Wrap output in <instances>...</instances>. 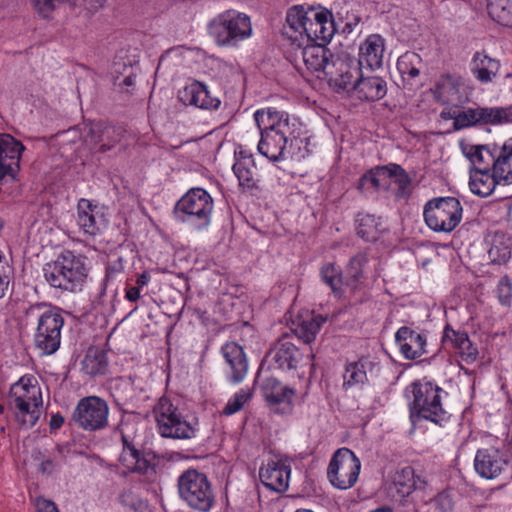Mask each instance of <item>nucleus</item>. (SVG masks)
Segmentation results:
<instances>
[{"label": "nucleus", "instance_id": "1", "mask_svg": "<svg viewBox=\"0 0 512 512\" xmlns=\"http://www.w3.org/2000/svg\"><path fill=\"white\" fill-rule=\"evenodd\" d=\"M254 118L261 134L259 153L272 162L287 160V145L299 130L298 120L273 108L257 110Z\"/></svg>", "mask_w": 512, "mask_h": 512}, {"label": "nucleus", "instance_id": "2", "mask_svg": "<svg viewBox=\"0 0 512 512\" xmlns=\"http://www.w3.org/2000/svg\"><path fill=\"white\" fill-rule=\"evenodd\" d=\"M335 33L331 13L303 6H293L287 11L283 34L296 47L305 43H328Z\"/></svg>", "mask_w": 512, "mask_h": 512}, {"label": "nucleus", "instance_id": "3", "mask_svg": "<svg viewBox=\"0 0 512 512\" xmlns=\"http://www.w3.org/2000/svg\"><path fill=\"white\" fill-rule=\"evenodd\" d=\"M44 278L51 287L72 293L81 292L89 277L87 260L82 255L64 251L43 268Z\"/></svg>", "mask_w": 512, "mask_h": 512}, {"label": "nucleus", "instance_id": "4", "mask_svg": "<svg viewBox=\"0 0 512 512\" xmlns=\"http://www.w3.org/2000/svg\"><path fill=\"white\" fill-rule=\"evenodd\" d=\"M413 401L410 415L422 418L444 427L451 419V414L443 407L442 398L447 393L438 385L425 380L414 382L410 386Z\"/></svg>", "mask_w": 512, "mask_h": 512}, {"label": "nucleus", "instance_id": "5", "mask_svg": "<svg viewBox=\"0 0 512 512\" xmlns=\"http://www.w3.org/2000/svg\"><path fill=\"white\" fill-rule=\"evenodd\" d=\"M209 36L219 47H236L252 35L250 17L234 9L216 15L207 25Z\"/></svg>", "mask_w": 512, "mask_h": 512}, {"label": "nucleus", "instance_id": "6", "mask_svg": "<svg viewBox=\"0 0 512 512\" xmlns=\"http://www.w3.org/2000/svg\"><path fill=\"white\" fill-rule=\"evenodd\" d=\"M10 403L19 422L32 427L38 421L43 404L41 388L34 376L21 377L10 389Z\"/></svg>", "mask_w": 512, "mask_h": 512}, {"label": "nucleus", "instance_id": "7", "mask_svg": "<svg viewBox=\"0 0 512 512\" xmlns=\"http://www.w3.org/2000/svg\"><path fill=\"white\" fill-rule=\"evenodd\" d=\"M213 207L209 193L202 188H192L177 201L174 214L180 222L201 230L210 225Z\"/></svg>", "mask_w": 512, "mask_h": 512}, {"label": "nucleus", "instance_id": "8", "mask_svg": "<svg viewBox=\"0 0 512 512\" xmlns=\"http://www.w3.org/2000/svg\"><path fill=\"white\" fill-rule=\"evenodd\" d=\"M423 217L432 231L450 233L460 224L463 207L455 197H436L424 205Z\"/></svg>", "mask_w": 512, "mask_h": 512}, {"label": "nucleus", "instance_id": "9", "mask_svg": "<svg viewBox=\"0 0 512 512\" xmlns=\"http://www.w3.org/2000/svg\"><path fill=\"white\" fill-rule=\"evenodd\" d=\"M153 413L161 436L175 439H190L195 436L196 423L187 420L169 398H160Z\"/></svg>", "mask_w": 512, "mask_h": 512}, {"label": "nucleus", "instance_id": "10", "mask_svg": "<svg viewBox=\"0 0 512 512\" xmlns=\"http://www.w3.org/2000/svg\"><path fill=\"white\" fill-rule=\"evenodd\" d=\"M178 490L180 497L193 509L208 512L214 504V493L207 476L195 469L180 475Z\"/></svg>", "mask_w": 512, "mask_h": 512}, {"label": "nucleus", "instance_id": "11", "mask_svg": "<svg viewBox=\"0 0 512 512\" xmlns=\"http://www.w3.org/2000/svg\"><path fill=\"white\" fill-rule=\"evenodd\" d=\"M360 469V460L354 452L348 448H340L329 463L327 477L335 488L347 490L357 482Z\"/></svg>", "mask_w": 512, "mask_h": 512}, {"label": "nucleus", "instance_id": "12", "mask_svg": "<svg viewBox=\"0 0 512 512\" xmlns=\"http://www.w3.org/2000/svg\"><path fill=\"white\" fill-rule=\"evenodd\" d=\"M64 319L55 309L44 311L38 319L34 343L43 355L54 354L60 347Z\"/></svg>", "mask_w": 512, "mask_h": 512}, {"label": "nucleus", "instance_id": "13", "mask_svg": "<svg viewBox=\"0 0 512 512\" xmlns=\"http://www.w3.org/2000/svg\"><path fill=\"white\" fill-rule=\"evenodd\" d=\"M109 407L103 399L89 396L81 399L74 409L72 419L82 429L95 431L108 423Z\"/></svg>", "mask_w": 512, "mask_h": 512}, {"label": "nucleus", "instance_id": "14", "mask_svg": "<svg viewBox=\"0 0 512 512\" xmlns=\"http://www.w3.org/2000/svg\"><path fill=\"white\" fill-rule=\"evenodd\" d=\"M362 70L356 58L347 54L333 55L326 66L325 78L336 89L351 91Z\"/></svg>", "mask_w": 512, "mask_h": 512}, {"label": "nucleus", "instance_id": "15", "mask_svg": "<svg viewBox=\"0 0 512 512\" xmlns=\"http://www.w3.org/2000/svg\"><path fill=\"white\" fill-rule=\"evenodd\" d=\"M126 131L122 127L108 125L102 122H93L83 125V139L85 146L92 150L98 147L100 152L111 150L120 143Z\"/></svg>", "mask_w": 512, "mask_h": 512}, {"label": "nucleus", "instance_id": "16", "mask_svg": "<svg viewBox=\"0 0 512 512\" xmlns=\"http://www.w3.org/2000/svg\"><path fill=\"white\" fill-rule=\"evenodd\" d=\"M123 450L120 454V463L131 472L148 475L154 472V467L146 458H144L140 451L135 447L132 433L134 432V424L129 422H122L119 426Z\"/></svg>", "mask_w": 512, "mask_h": 512}, {"label": "nucleus", "instance_id": "17", "mask_svg": "<svg viewBox=\"0 0 512 512\" xmlns=\"http://www.w3.org/2000/svg\"><path fill=\"white\" fill-rule=\"evenodd\" d=\"M427 479L416 475L412 467L406 466L396 471L392 480L385 484L387 496L395 502H402L414 490H422L427 486Z\"/></svg>", "mask_w": 512, "mask_h": 512}, {"label": "nucleus", "instance_id": "18", "mask_svg": "<svg viewBox=\"0 0 512 512\" xmlns=\"http://www.w3.org/2000/svg\"><path fill=\"white\" fill-rule=\"evenodd\" d=\"M464 80L455 75L443 74L432 88L434 98L444 105L460 106L468 100Z\"/></svg>", "mask_w": 512, "mask_h": 512}, {"label": "nucleus", "instance_id": "19", "mask_svg": "<svg viewBox=\"0 0 512 512\" xmlns=\"http://www.w3.org/2000/svg\"><path fill=\"white\" fill-rule=\"evenodd\" d=\"M262 394L272 411L289 414L293 410L295 390L270 377L262 384Z\"/></svg>", "mask_w": 512, "mask_h": 512}, {"label": "nucleus", "instance_id": "20", "mask_svg": "<svg viewBox=\"0 0 512 512\" xmlns=\"http://www.w3.org/2000/svg\"><path fill=\"white\" fill-rule=\"evenodd\" d=\"M507 465L508 460L505 454L492 446L478 449L474 458L476 473L489 480L498 478Z\"/></svg>", "mask_w": 512, "mask_h": 512}, {"label": "nucleus", "instance_id": "21", "mask_svg": "<svg viewBox=\"0 0 512 512\" xmlns=\"http://www.w3.org/2000/svg\"><path fill=\"white\" fill-rule=\"evenodd\" d=\"M291 464L288 459L270 460L259 470L261 482L268 489L282 493L289 487Z\"/></svg>", "mask_w": 512, "mask_h": 512}, {"label": "nucleus", "instance_id": "22", "mask_svg": "<svg viewBox=\"0 0 512 512\" xmlns=\"http://www.w3.org/2000/svg\"><path fill=\"white\" fill-rule=\"evenodd\" d=\"M298 52L295 57L299 56L303 64L312 73H317V77L326 75V66L330 64L333 54L325 47L324 43H305L301 47H297Z\"/></svg>", "mask_w": 512, "mask_h": 512}, {"label": "nucleus", "instance_id": "23", "mask_svg": "<svg viewBox=\"0 0 512 512\" xmlns=\"http://www.w3.org/2000/svg\"><path fill=\"white\" fill-rule=\"evenodd\" d=\"M395 341L405 359H417L428 352L426 349V334L407 326L400 327L397 330Z\"/></svg>", "mask_w": 512, "mask_h": 512}, {"label": "nucleus", "instance_id": "24", "mask_svg": "<svg viewBox=\"0 0 512 512\" xmlns=\"http://www.w3.org/2000/svg\"><path fill=\"white\" fill-rule=\"evenodd\" d=\"M384 52V38L379 34H371L360 43L356 61L362 69L371 71L382 66Z\"/></svg>", "mask_w": 512, "mask_h": 512}, {"label": "nucleus", "instance_id": "25", "mask_svg": "<svg viewBox=\"0 0 512 512\" xmlns=\"http://www.w3.org/2000/svg\"><path fill=\"white\" fill-rule=\"evenodd\" d=\"M23 150V144L11 135H0V180L6 175L15 177Z\"/></svg>", "mask_w": 512, "mask_h": 512}, {"label": "nucleus", "instance_id": "26", "mask_svg": "<svg viewBox=\"0 0 512 512\" xmlns=\"http://www.w3.org/2000/svg\"><path fill=\"white\" fill-rule=\"evenodd\" d=\"M221 352L228 366V381L232 384L241 383L248 373V361L242 346L236 342H228Z\"/></svg>", "mask_w": 512, "mask_h": 512}, {"label": "nucleus", "instance_id": "27", "mask_svg": "<svg viewBox=\"0 0 512 512\" xmlns=\"http://www.w3.org/2000/svg\"><path fill=\"white\" fill-rule=\"evenodd\" d=\"M301 358L299 349L287 338L279 340L266 355L270 365L281 370L295 369Z\"/></svg>", "mask_w": 512, "mask_h": 512}, {"label": "nucleus", "instance_id": "28", "mask_svg": "<svg viewBox=\"0 0 512 512\" xmlns=\"http://www.w3.org/2000/svg\"><path fill=\"white\" fill-rule=\"evenodd\" d=\"M77 224L87 235L94 236L106 226V219L98 206L87 199H80L77 204Z\"/></svg>", "mask_w": 512, "mask_h": 512}, {"label": "nucleus", "instance_id": "29", "mask_svg": "<svg viewBox=\"0 0 512 512\" xmlns=\"http://www.w3.org/2000/svg\"><path fill=\"white\" fill-rule=\"evenodd\" d=\"M178 97L183 104L201 109H216L220 105V100L211 96L207 86L197 81L179 91Z\"/></svg>", "mask_w": 512, "mask_h": 512}, {"label": "nucleus", "instance_id": "30", "mask_svg": "<svg viewBox=\"0 0 512 512\" xmlns=\"http://www.w3.org/2000/svg\"><path fill=\"white\" fill-rule=\"evenodd\" d=\"M367 72L362 70L351 90L356 92L359 99L380 100L387 93L386 82L381 77L370 75L371 71Z\"/></svg>", "mask_w": 512, "mask_h": 512}, {"label": "nucleus", "instance_id": "31", "mask_svg": "<svg viewBox=\"0 0 512 512\" xmlns=\"http://www.w3.org/2000/svg\"><path fill=\"white\" fill-rule=\"evenodd\" d=\"M442 342L446 347L454 348L462 356V359L468 363L475 361L477 358L478 351L464 331L454 330L450 326H446Z\"/></svg>", "mask_w": 512, "mask_h": 512}, {"label": "nucleus", "instance_id": "32", "mask_svg": "<svg viewBox=\"0 0 512 512\" xmlns=\"http://www.w3.org/2000/svg\"><path fill=\"white\" fill-rule=\"evenodd\" d=\"M499 69V60L489 56L485 50L474 53L470 62L471 73L481 83L491 82L497 76Z\"/></svg>", "mask_w": 512, "mask_h": 512}, {"label": "nucleus", "instance_id": "33", "mask_svg": "<svg viewBox=\"0 0 512 512\" xmlns=\"http://www.w3.org/2000/svg\"><path fill=\"white\" fill-rule=\"evenodd\" d=\"M375 367L376 364L368 358L348 363L343 374V389L362 387L368 381V373H372Z\"/></svg>", "mask_w": 512, "mask_h": 512}, {"label": "nucleus", "instance_id": "34", "mask_svg": "<svg viewBox=\"0 0 512 512\" xmlns=\"http://www.w3.org/2000/svg\"><path fill=\"white\" fill-rule=\"evenodd\" d=\"M461 150L465 157L475 167V171L492 170L494 172V144L493 145H472L461 144Z\"/></svg>", "mask_w": 512, "mask_h": 512}, {"label": "nucleus", "instance_id": "35", "mask_svg": "<svg viewBox=\"0 0 512 512\" xmlns=\"http://www.w3.org/2000/svg\"><path fill=\"white\" fill-rule=\"evenodd\" d=\"M494 173L505 183H512V138L494 144Z\"/></svg>", "mask_w": 512, "mask_h": 512}, {"label": "nucleus", "instance_id": "36", "mask_svg": "<svg viewBox=\"0 0 512 512\" xmlns=\"http://www.w3.org/2000/svg\"><path fill=\"white\" fill-rule=\"evenodd\" d=\"M390 187L389 165L376 167L365 173L359 180L358 188L361 191L375 192Z\"/></svg>", "mask_w": 512, "mask_h": 512}, {"label": "nucleus", "instance_id": "37", "mask_svg": "<svg viewBox=\"0 0 512 512\" xmlns=\"http://www.w3.org/2000/svg\"><path fill=\"white\" fill-rule=\"evenodd\" d=\"M324 321L322 316L307 312L298 319L294 333L303 342L310 343L315 339Z\"/></svg>", "mask_w": 512, "mask_h": 512}, {"label": "nucleus", "instance_id": "38", "mask_svg": "<svg viewBox=\"0 0 512 512\" xmlns=\"http://www.w3.org/2000/svg\"><path fill=\"white\" fill-rule=\"evenodd\" d=\"M498 181V176L492 171H474L470 176V190L480 197H487L492 194Z\"/></svg>", "mask_w": 512, "mask_h": 512}, {"label": "nucleus", "instance_id": "39", "mask_svg": "<svg viewBox=\"0 0 512 512\" xmlns=\"http://www.w3.org/2000/svg\"><path fill=\"white\" fill-rule=\"evenodd\" d=\"M367 263L368 258L363 253H358L350 259L344 276L346 287L351 290L357 289L363 279Z\"/></svg>", "mask_w": 512, "mask_h": 512}, {"label": "nucleus", "instance_id": "40", "mask_svg": "<svg viewBox=\"0 0 512 512\" xmlns=\"http://www.w3.org/2000/svg\"><path fill=\"white\" fill-rule=\"evenodd\" d=\"M487 10L493 21L512 27V0H488Z\"/></svg>", "mask_w": 512, "mask_h": 512}, {"label": "nucleus", "instance_id": "41", "mask_svg": "<svg viewBox=\"0 0 512 512\" xmlns=\"http://www.w3.org/2000/svg\"><path fill=\"white\" fill-rule=\"evenodd\" d=\"M232 169L240 186L248 189L256 186L255 166L250 157L237 159Z\"/></svg>", "mask_w": 512, "mask_h": 512}, {"label": "nucleus", "instance_id": "42", "mask_svg": "<svg viewBox=\"0 0 512 512\" xmlns=\"http://www.w3.org/2000/svg\"><path fill=\"white\" fill-rule=\"evenodd\" d=\"M382 231L379 218L373 215H358L357 234L366 241H376Z\"/></svg>", "mask_w": 512, "mask_h": 512}, {"label": "nucleus", "instance_id": "43", "mask_svg": "<svg viewBox=\"0 0 512 512\" xmlns=\"http://www.w3.org/2000/svg\"><path fill=\"white\" fill-rule=\"evenodd\" d=\"M421 66L422 59L415 52H406L397 60V69L404 78L406 76L411 79L417 77Z\"/></svg>", "mask_w": 512, "mask_h": 512}, {"label": "nucleus", "instance_id": "44", "mask_svg": "<svg viewBox=\"0 0 512 512\" xmlns=\"http://www.w3.org/2000/svg\"><path fill=\"white\" fill-rule=\"evenodd\" d=\"M483 124L505 125L512 123V105L506 107H483Z\"/></svg>", "mask_w": 512, "mask_h": 512}, {"label": "nucleus", "instance_id": "45", "mask_svg": "<svg viewBox=\"0 0 512 512\" xmlns=\"http://www.w3.org/2000/svg\"><path fill=\"white\" fill-rule=\"evenodd\" d=\"M105 355L96 349L88 350L82 361V368L88 375L95 376L104 373L106 369Z\"/></svg>", "mask_w": 512, "mask_h": 512}, {"label": "nucleus", "instance_id": "46", "mask_svg": "<svg viewBox=\"0 0 512 512\" xmlns=\"http://www.w3.org/2000/svg\"><path fill=\"white\" fill-rule=\"evenodd\" d=\"M320 275L323 282L329 285L334 293H342L343 287L345 286V279L340 270L333 263L323 265L320 270Z\"/></svg>", "mask_w": 512, "mask_h": 512}, {"label": "nucleus", "instance_id": "47", "mask_svg": "<svg viewBox=\"0 0 512 512\" xmlns=\"http://www.w3.org/2000/svg\"><path fill=\"white\" fill-rule=\"evenodd\" d=\"M483 107L458 109L457 122H453L455 130H461L473 125L483 124Z\"/></svg>", "mask_w": 512, "mask_h": 512}, {"label": "nucleus", "instance_id": "48", "mask_svg": "<svg viewBox=\"0 0 512 512\" xmlns=\"http://www.w3.org/2000/svg\"><path fill=\"white\" fill-rule=\"evenodd\" d=\"M308 138H300L297 131L294 133V137L289 140L287 149V159L294 161H301L310 155L311 151L308 147Z\"/></svg>", "mask_w": 512, "mask_h": 512}, {"label": "nucleus", "instance_id": "49", "mask_svg": "<svg viewBox=\"0 0 512 512\" xmlns=\"http://www.w3.org/2000/svg\"><path fill=\"white\" fill-rule=\"evenodd\" d=\"M390 172V185L395 183L397 185L396 195L398 197H406L408 195V188L410 186V178L405 170L397 164L389 165Z\"/></svg>", "mask_w": 512, "mask_h": 512}, {"label": "nucleus", "instance_id": "50", "mask_svg": "<svg viewBox=\"0 0 512 512\" xmlns=\"http://www.w3.org/2000/svg\"><path fill=\"white\" fill-rule=\"evenodd\" d=\"M251 396L252 393L249 389H240L228 400L223 409V414L229 416L237 413L250 400Z\"/></svg>", "mask_w": 512, "mask_h": 512}, {"label": "nucleus", "instance_id": "51", "mask_svg": "<svg viewBox=\"0 0 512 512\" xmlns=\"http://www.w3.org/2000/svg\"><path fill=\"white\" fill-rule=\"evenodd\" d=\"M497 297L501 305L510 306L512 302V282L507 277H502L496 289Z\"/></svg>", "mask_w": 512, "mask_h": 512}, {"label": "nucleus", "instance_id": "52", "mask_svg": "<svg viewBox=\"0 0 512 512\" xmlns=\"http://www.w3.org/2000/svg\"><path fill=\"white\" fill-rule=\"evenodd\" d=\"M12 275V267L8 264L5 257L0 253V299L5 296Z\"/></svg>", "mask_w": 512, "mask_h": 512}, {"label": "nucleus", "instance_id": "53", "mask_svg": "<svg viewBox=\"0 0 512 512\" xmlns=\"http://www.w3.org/2000/svg\"><path fill=\"white\" fill-rule=\"evenodd\" d=\"M35 10L43 17H49L62 3L70 0H32Z\"/></svg>", "mask_w": 512, "mask_h": 512}, {"label": "nucleus", "instance_id": "54", "mask_svg": "<svg viewBox=\"0 0 512 512\" xmlns=\"http://www.w3.org/2000/svg\"><path fill=\"white\" fill-rule=\"evenodd\" d=\"M435 507L440 512H448L453 508V500L448 492L439 493L433 500Z\"/></svg>", "mask_w": 512, "mask_h": 512}, {"label": "nucleus", "instance_id": "55", "mask_svg": "<svg viewBox=\"0 0 512 512\" xmlns=\"http://www.w3.org/2000/svg\"><path fill=\"white\" fill-rule=\"evenodd\" d=\"M62 137H63V139H62L63 143L75 144L76 139L79 138V140L82 142V144L85 145L84 139H83V126L81 128H79L78 126L73 127L71 129L63 132Z\"/></svg>", "mask_w": 512, "mask_h": 512}, {"label": "nucleus", "instance_id": "56", "mask_svg": "<svg viewBox=\"0 0 512 512\" xmlns=\"http://www.w3.org/2000/svg\"><path fill=\"white\" fill-rule=\"evenodd\" d=\"M37 512H59L56 505L47 499L37 498L36 500Z\"/></svg>", "mask_w": 512, "mask_h": 512}, {"label": "nucleus", "instance_id": "57", "mask_svg": "<svg viewBox=\"0 0 512 512\" xmlns=\"http://www.w3.org/2000/svg\"><path fill=\"white\" fill-rule=\"evenodd\" d=\"M458 109L459 106L447 105V107L441 111L440 117L444 120H453V122H457Z\"/></svg>", "mask_w": 512, "mask_h": 512}, {"label": "nucleus", "instance_id": "58", "mask_svg": "<svg viewBox=\"0 0 512 512\" xmlns=\"http://www.w3.org/2000/svg\"><path fill=\"white\" fill-rule=\"evenodd\" d=\"M126 299L135 302L140 298V289L137 286L130 287L126 290Z\"/></svg>", "mask_w": 512, "mask_h": 512}, {"label": "nucleus", "instance_id": "59", "mask_svg": "<svg viewBox=\"0 0 512 512\" xmlns=\"http://www.w3.org/2000/svg\"><path fill=\"white\" fill-rule=\"evenodd\" d=\"M64 423V418L60 414L53 415L50 420V427L52 429L60 428Z\"/></svg>", "mask_w": 512, "mask_h": 512}, {"label": "nucleus", "instance_id": "60", "mask_svg": "<svg viewBox=\"0 0 512 512\" xmlns=\"http://www.w3.org/2000/svg\"><path fill=\"white\" fill-rule=\"evenodd\" d=\"M150 281V275L147 272H143L136 279L137 287L142 288L146 286Z\"/></svg>", "mask_w": 512, "mask_h": 512}, {"label": "nucleus", "instance_id": "61", "mask_svg": "<svg viewBox=\"0 0 512 512\" xmlns=\"http://www.w3.org/2000/svg\"><path fill=\"white\" fill-rule=\"evenodd\" d=\"M131 492L130 491H124L119 496L120 502L125 506H132L134 503L130 500Z\"/></svg>", "mask_w": 512, "mask_h": 512}, {"label": "nucleus", "instance_id": "62", "mask_svg": "<svg viewBox=\"0 0 512 512\" xmlns=\"http://www.w3.org/2000/svg\"><path fill=\"white\" fill-rule=\"evenodd\" d=\"M53 468H54V463H53L52 460H45L41 464V470L43 472H49L50 473V472H52Z\"/></svg>", "mask_w": 512, "mask_h": 512}, {"label": "nucleus", "instance_id": "63", "mask_svg": "<svg viewBox=\"0 0 512 512\" xmlns=\"http://www.w3.org/2000/svg\"><path fill=\"white\" fill-rule=\"evenodd\" d=\"M134 80H135V78H134L133 76H127V77L124 79L123 83H124V85H126V86H131V85H133V84H134Z\"/></svg>", "mask_w": 512, "mask_h": 512}, {"label": "nucleus", "instance_id": "64", "mask_svg": "<svg viewBox=\"0 0 512 512\" xmlns=\"http://www.w3.org/2000/svg\"><path fill=\"white\" fill-rule=\"evenodd\" d=\"M371 512H392V510L390 508H378Z\"/></svg>", "mask_w": 512, "mask_h": 512}]
</instances>
